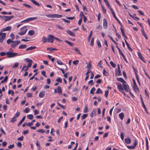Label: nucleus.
Returning a JSON list of instances; mask_svg holds the SVG:
<instances>
[{
    "label": "nucleus",
    "mask_w": 150,
    "mask_h": 150,
    "mask_svg": "<svg viewBox=\"0 0 150 150\" xmlns=\"http://www.w3.org/2000/svg\"><path fill=\"white\" fill-rule=\"evenodd\" d=\"M103 1H104L105 2V4H106V5L108 7V8L110 9H112L110 7V5L109 4V3L108 0H103Z\"/></svg>",
    "instance_id": "nucleus-19"
},
{
    "label": "nucleus",
    "mask_w": 150,
    "mask_h": 150,
    "mask_svg": "<svg viewBox=\"0 0 150 150\" xmlns=\"http://www.w3.org/2000/svg\"><path fill=\"white\" fill-rule=\"evenodd\" d=\"M88 84H91V85H94L93 83V80H90L88 82Z\"/></svg>",
    "instance_id": "nucleus-63"
},
{
    "label": "nucleus",
    "mask_w": 150,
    "mask_h": 150,
    "mask_svg": "<svg viewBox=\"0 0 150 150\" xmlns=\"http://www.w3.org/2000/svg\"><path fill=\"white\" fill-rule=\"evenodd\" d=\"M142 34L145 38L147 40L148 39V38L144 32H143V33H142Z\"/></svg>",
    "instance_id": "nucleus-61"
},
{
    "label": "nucleus",
    "mask_w": 150,
    "mask_h": 150,
    "mask_svg": "<svg viewBox=\"0 0 150 150\" xmlns=\"http://www.w3.org/2000/svg\"><path fill=\"white\" fill-rule=\"evenodd\" d=\"M35 32L33 30H30L28 32V34L29 35L32 36L34 35Z\"/></svg>",
    "instance_id": "nucleus-28"
},
{
    "label": "nucleus",
    "mask_w": 150,
    "mask_h": 150,
    "mask_svg": "<svg viewBox=\"0 0 150 150\" xmlns=\"http://www.w3.org/2000/svg\"><path fill=\"white\" fill-rule=\"evenodd\" d=\"M39 114V112L37 110H35L34 111V115H36L38 114Z\"/></svg>",
    "instance_id": "nucleus-62"
},
{
    "label": "nucleus",
    "mask_w": 150,
    "mask_h": 150,
    "mask_svg": "<svg viewBox=\"0 0 150 150\" xmlns=\"http://www.w3.org/2000/svg\"><path fill=\"white\" fill-rule=\"evenodd\" d=\"M27 46L25 44H23L20 45L19 47V49H23L26 48Z\"/></svg>",
    "instance_id": "nucleus-23"
},
{
    "label": "nucleus",
    "mask_w": 150,
    "mask_h": 150,
    "mask_svg": "<svg viewBox=\"0 0 150 150\" xmlns=\"http://www.w3.org/2000/svg\"><path fill=\"white\" fill-rule=\"evenodd\" d=\"M37 18V17H31L28 18V19L29 21H32L33 20H35Z\"/></svg>",
    "instance_id": "nucleus-39"
},
{
    "label": "nucleus",
    "mask_w": 150,
    "mask_h": 150,
    "mask_svg": "<svg viewBox=\"0 0 150 150\" xmlns=\"http://www.w3.org/2000/svg\"><path fill=\"white\" fill-rule=\"evenodd\" d=\"M28 133V130H26L25 131H24L22 132V134L24 135H25Z\"/></svg>",
    "instance_id": "nucleus-64"
},
{
    "label": "nucleus",
    "mask_w": 150,
    "mask_h": 150,
    "mask_svg": "<svg viewBox=\"0 0 150 150\" xmlns=\"http://www.w3.org/2000/svg\"><path fill=\"white\" fill-rule=\"evenodd\" d=\"M36 47L35 46H31L26 49V51L30 50L35 49Z\"/></svg>",
    "instance_id": "nucleus-24"
},
{
    "label": "nucleus",
    "mask_w": 150,
    "mask_h": 150,
    "mask_svg": "<svg viewBox=\"0 0 150 150\" xmlns=\"http://www.w3.org/2000/svg\"><path fill=\"white\" fill-rule=\"evenodd\" d=\"M57 62L59 65H62L64 64L63 63L59 60H58L57 61Z\"/></svg>",
    "instance_id": "nucleus-49"
},
{
    "label": "nucleus",
    "mask_w": 150,
    "mask_h": 150,
    "mask_svg": "<svg viewBox=\"0 0 150 150\" xmlns=\"http://www.w3.org/2000/svg\"><path fill=\"white\" fill-rule=\"evenodd\" d=\"M88 112V108L87 106H85L83 110L84 113H86Z\"/></svg>",
    "instance_id": "nucleus-57"
},
{
    "label": "nucleus",
    "mask_w": 150,
    "mask_h": 150,
    "mask_svg": "<svg viewBox=\"0 0 150 150\" xmlns=\"http://www.w3.org/2000/svg\"><path fill=\"white\" fill-rule=\"evenodd\" d=\"M47 38L45 37H42V41L45 43L47 41Z\"/></svg>",
    "instance_id": "nucleus-30"
},
{
    "label": "nucleus",
    "mask_w": 150,
    "mask_h": 150,
    "mask_svg": "<svg viewBox=\"0 0 150 150\" xmlns=\"http://www.w3.org/2000/svg\"><path fill=\"white\" fill-rule=\"evenodd\" d=\"M57 92L60 95L62 94V91L61 87L60 86H58L57 88Z\"/></svg>",
    "instance_id": "nucleus-17"
},
{
    "label": "nucleus",
    "mask_w": 150,
    "mask_h": 150,
    "mask_svg": "<svg viewBox=\"0 0 150 150\" xmlns=\"http://www.w3.org/2000/svg\"><path fill=\"white\" fill-rule=\"evenodd\" d=\"M108 90H106L105 91V96L106 98L107 97L108 95Z\"/></svg>",
    "instance_id": "nucleus-54"
},
{
    "label": "nucleus",
    "mask_w": 150,
    "mask_h": 150,
    "mask_svg": "<svg viewBox=\"0 0 150 150\" xmlns=\"http://www.w3.org/2000/svg\"><path fill=\"white\" fill-rule=\"evenodd\" d=\"M120 54L122 55V56L123 58L124 59V60L127 63V61L125 57L123 54L122 53V52L121 50L119 52Z\"/></svg>",
    "instance_id": "nucleus-22"
},
{
    "label": "nucleus",
    "mask_w": 150,
    "mask_h": 150,
    "mask_svg": "<svg viewBox=\"0 0 150 150\" xmlns=\"http://www.w3.org/2000/svg\"><path fill=\"white\" fill-rule=\"evenodd\" d=\"M27 117L30 120H32L33 118V115L30 114L28 115Z\"/></svg>",
    "instance_id": "nucleus-36"
},
{
    "label": "nucleus",
    "mask_w": 150,
    "mask_h": 150,
    "mask_svg": "<svg viewBox=\"0 0 150 150\" xmlns=\"http://www.w3.org/2000/svg\"><path fill=\"white\" fill-rule=\"evenodd\" d=\"M132 68L134 70V71L135 73V75L137 74V69L135 68L134 66H132Z\"/></svg>",
    "instance_id": "nucleus-58"
},
{
    "label": "nucleus",
    "mask_w": 150,
    "mask_h": 150,
    "mask_svg": "<svg viewBox=\"0 0 150 150\" xmlns=\"http://www.w3.org/2000/svg\"><path fill=\"white\" fill-rule=\"evenodd\" d=\"M94 37H92V38L91 41V46H93L94 44Z\"/></svg>",
    "instance_id": "nucleus-47"
},
{
    "label": "nucleus",
    "mask_w": 150,
    "mask_h": 150,
    "mask_svg": "<svg viewBox=\"0 0 150 150\" xmlns=\"http://www.w3.org/2000/svg\"><path fill=\"white\" fill-rule=\"evenodd\" d=\"M54 38L55 37L54 35L51 34L49 35L47 37V42L49 43H53Z\"/></svg>",
    "instance_id": "nucleus-3"
},
{
    "label": "nucleus",
    "mask_w": 150,
    "mask_h": 150,
    "mask_svg": "<svg viewBox=\"0 0 150 150\" xmlns=\"http://www.w3.org/2000/svg\"><path fill=\"white\" fill-rule=\"evenodd\" d=\"M67 33L70 35L72 36L75 37V34L72 31L69 30H67L66 31Z\"/></svg>",
    "instance_id": "nucleus-14"
},
{
    "label": "nucleus",
    "mask_w": 150,
    "mask_h": 150,
    "mask_svg": "<svg viewBox=\"0 0 150 150\" xmlns=\"http://www.w3.org/2000/svg\"><path fill=\"white\" fill-rule=\"evenodd\" d=\"M23 136H22L18 138L17 139L18 141H22L23 140Z\"/></svg>",
    "instance_id": "nucleus-59"
},
{
    "label": "nucleus",
    "mask_w": 150,
    "mask_h": 150,
    "mask_svg": "<svg viewBox=\"0 0 150 150\" xmlns=\"http://www.w3.org/2000/svg\"><path fill=\"white\" fill-rule=\"evenodd\" d=\"M116 80L119 81L123 83H126V82L122 78H116Z\"/></svg>",
    "instance_id": "nucleus-13"
},
{
    "label": "nucleus",
    "mask_w": 150,
    "mask_h": 150,
    "mask_svg": "<svg viewBox=\"0 0 150 150\" xmlns=\"http://www.w3.org/2000/svg\"><path fill=\"white\" fill-rule=\"evenodd\" d=\"M17 120L16 117L14 116L10 121V122H14L16 121Z\"/></svg>",
    "instance_id": "nucleus-46"
},
{
    "label": "nucleus",
    "mask_w": 150,
    "mask_h": 150,
    "mask_svg": "<svg viewBox=\"0 0 150 150\" xmlns=\"http://www.w3.org/2000/svg\"><path fill=\"white\" fill-rule=\"evenodd\" d=\"M138 55L139 57V58L141 60H142V59L143 58L142 57V55L141 53L140 52H137Z\"/></svg>",
    "instance_id": "nucleus-41"
},
{
    "label": "nucleus",
    "mask_w": 150,
    "mask_h": 150,
    "mask_svg": "<svg viewBox=\"0 0 150 150\" xmlns=\"http://www.w3.org/2000/svg\"><path fill=\"white\" fill-rule=\"evenodd\" d=\"M91 65L90 62H89L88 63V64L86 66V67L88 70H90L91 68Z\"/></svg>",
    "instance_id": "nucleus-34"
},
{
    "label": "nucleus",
    "mask_w": 150,
    "mask_h": 150,
    "mask_svg": "<svg viewBox=\"0 0 150 150\" xmlns=\"http://www.w3.org/2000/svg\"><path fill=\"white\" fill-rule=\"evenodd\" d=\"M74 50L79 54L81 55V53L77 47L75 48Z\"/></svg>",
    "instance_id": "nucleus-35"
},
{
    "label": "nucleus",
    "mask_w": 150,
    "mask_h": 150,
    "mask_svg": "<svg viewBox=\"0 0 150 150\" xmlns=\"http://www.w3.org/2000/svg\"><path fill=\"white\" fill-rule=\"evenodd\" d=\"M96 93L97 94H98L99 93L102 94L103 93V91L100 89L99 88L96 91Z\"/></svg>",
    "instance_id": "nucleus-33"
},
{
    "label": "nucleus",
    "mask_w": 150,
    "mask_h": 150,
    "mask_svg": "<svg viewBox=\"0 0 150 150\" xmlns=\"http://www.w3.org/2000/svg\"><path fill=\"white\" fill-rule=\"evenodd\" d=\"M111 12L112 13V14L113 16V17L115 18V19H116L117 17H116L115 13L114 12L113 10H111Z\"/></svg>",
    "instance_id": "nucleus-48"
},
{
    "label": "nucleus",
    "mask_w": 150,
    "mask_h": 150,
    "mask_svg": "<svg viewBox=\"0 0 150 150\" xmlns=\"http://www.w3.org/2000/svg\"><path fill=\"white\" fill-rule=\"evenodd\" d=\"M31 1L34 4L38 6H39L40 4L39 3H38L37 1H36L35 0H31Z\"/></svg>",
    "instance_id": "nucleus-32"
},
{
    "label": "nucleus",
    "mask_w": 150,
    "mask_h": 150,
    "mask_svg": "<svg viewBox=\"0 0 150 150\" xmlns=\"http://www.w3.org/2000/svg\"><path fill=\"white\" fill-rule=\"evenodd\" d=\"M47 50H50L51 51L56 50H57V49H56L52 47H47Z\"/></svg>",
    "instance_id": "nucleus-43"
},
{
    "label": "nucleus",
    "mask_w": 150,
    "mask_h": 150,
    "mask_svg": "<svg viewBox=\"0 0 150 150\" xmlns=\"http://www.w3.org/2000/svg\"><path fill=\"white\" fill-rule=\"evenodd\" d=\"M88 116V114H84L81 117L82 120L85 119Z\"/></svg>",
    "instance_id": "nucleus-40"
},
{
    "label": "nucleus",
    "mask_w": 150,
    "mask_h": 150,
    "mask_svg": "<svg viewBox=\"0 0 150 150\" xmlns=\"http://www.w3.org/2000/svg\"><path fill=\"white\" fill-rule=\"evenodd\" d=\"M115 74L116 76H121V71L120 69L118 70H116L115 71Z\"/></svg>",
    "instance_id": "nucleus-16"
},
{
    "label": "nucleus",
    "mask_w": 150,
    "mask_h": 150,
    "mask_svg": "<svg viewBox=\"0 0 150 150\" xmlns=\"http://www.w3.org/2000/svg\"><path fill=\"white\" fill-rule=\"evenodd\" d=\"M122 27H121L120 28V30L123 35V36L125 37L126 39H127V37L125 35V32L124 29L122 28Z\"/></svg>",
    "instance_id": "nucleus-18"
},
{
    "label": "nucleus",
    "mask_w": 150,
    "mask_h": 150,
    "mask_svg": "<svg viewBox=\"0 0 150 150\" xmlns=\"http://www.w3.org/2000/svg\"><path fill=\"white\" fill-rule=\"evenodd\" d=\"M92 30H91L90 31V34L88 37V42H89L90 41L91 37L92 35Z\"/></svg>",
    "instance_id": "nucleus-31"
},
{
    "label": "nucleus",
    "mask_w": 150,
    "mask_h": 150,
    "mask_svg": "<svg viewBox=\"0 0 150 150\" xmlns=\"http://www.w3.org/2000/svg\"><path fill=\"white\" fill-rule=\"evenodd\" d=\"M137 142L136 140H135L134 141V143L133 145L131 146H127V147L129 149H134L136 147V146L137 145Z\"/></svg>",
    "instance_id": "nucleus-7"
},
{
    "label": "nucleus",
    "mask_w": 150,
    "mask_h": 150,
    "mask_svg": "<svg viewBox=\"0 0 150 150\" xmlns=\"http://www.w3.org/2000/svg\"><path fill=\"white\" fill-rule=\"evenodd\" d=\"M117 88L119 91L120 92H123V88L121 84L118 82L117 83Z\"/></svg>",
    "instance_id": "nucleus-8"
},
{
    "label": "nucleus",
    "mask_w": 150,
    "mask_h": 150,
    "mask_svg": "<svg viewBox=\"0 0 150 150\" xmlns=\"http://www.w3.org/2000/svg\"><path fill=\"white\" fill-rule=\"evenodd\" d=\"M65 42L71 46H73L74 45V44L73 43L69 41L66 40H65Z\"/></svg>",
    "instance_id": "nucleus-29"
},
{
    "label": "nucleus",
    "mask_w": 150,
    "mask_h": 150,
    "mask_svg": "<svg viewBox=\"0 0 150 150\" xmlns=\"http://www.w3.org/2000/svg\"><path fill=\"white\" fill-rule=\"evenodd\" d=\"M110 64L111 65L113 68H115L116 67V65L112 61H110Z\"/></svg>",
    "instance_id": "nucleus-42"
},
{
    "label": "nucleus",
    "mask_w": 150,
    "mask_h": 150,
    "mask_svg": "<svg viewBox=\"0 0 150 150\" xmlns=\"http://www.w3.org/2000/svg\"><path fill=\"white\" fill-rule=\"evenodd\" d=\"M46 16L49 18H60L62 17V16L61 14H46Z\"/></svg>",
    "instance_id": "nucleus-1"
},
{
    "label": "nucleus",
    "mask_w": 150,
    "mask_h": 150,
    "mask_svg": "<svg viewBox=\"0 0 150 150\" xmlns=\"http://www.w3.org/2000/svg\"><path fill=\"white\" fill-rule=\"evenodd\" d=\"M119 116L121 120H122L124 117V114L123 112H121L119 114Z\"/></svg>",
    "instance_id": "nucleus-25"
},
{
    "label": "nucleus",
    "mask_w": 150,
    "mask_h": 150,
    "mask_svg": "<svg viewBox=\"0 0 150 150\" xmlns=\"http://www.w3.org/2000/svg\"><path fill=\"white\" fill-rule=\"evenodd\" d=\"M2 35L0 37V42L2 43L3 42V40L5 39L6 38V34L5 33H3Z\"/></svg>",
    "instance_id": "nucleus-9"
},
{
    "label": "nucleus",
    "mask_w": 150,
    "mask_h": 150,
    "mask_svg": "<svg viewBox=\"0 0 150 150\" xmlns=\"http://www.w3.org/2000/svg\"><path fill=\"white\" fill-rule=\"evenodd\" d=\"M4 17V20L5 21H6L11 20L14 17V16H5V17Z\"/></svg>",
    "instance_id": "nucleus-11"
},
{
    "label": "nucleus",
    "mask_w": 150,
    "mask_h": 150,
    "mask_svg": "<svg viewBox=\"0 0 150 150\" xmlns=\"http://www.w3.org/2000/svg\"><path fill=\"white\" fill-rule=\"evenodd\" d=\"M45 91H42L39 93V97L41 98H43L44 97L45 95Z\"/></svg>",
    "instance_id": "nucleus-15"
},
{
    "label": "nucleus",
    "mask_w": 150,
    "mask_h": 150,
    "mask_svg": "<svg viewBox=\"0 0 150 150\" xmlns=\"http://www.w3.org/2000/svg\"><path fill=\"white\" fill-rule=\"evenodd\" d=\"M37 132L40 133H43L45 132V131L43 129H40L38 130H37Z\"/></svg>",
    "instance_id": "nucleus-45"
},
{
    "label": "nucleus",
    "mask_w": 150,
    "mask_h": 150,
    "mask_svg": "<svg viewBox=\"0 0 150 150\" xmlns=\"http://www.w3.org/2000/svg\"><path fill=\"white\" fill-rule=\"evenodd\" d=\"M125 141L126 144H129L131 143V140L129 137H127L125 139Z\"/></svg>",
    "instance_id": "nucleus-20"
},
{
    "label": "nucleus",
    "mask_w": 150,
    "mask_h": 150,
    "mask_svg": "<svg viewBox=\"0 0 150 150\" xmlns=\"http://www.w3.org/2000/svg\"><path fill=\"white\" fill-rule=\"evenodd\" d=\"M17 54V53L11 52H8L6 53V55L7 56L8 58H11L15 57L16 56Z\"/></svg>",
    "instance_id": "nucleus-2"
},
{
    "label": "nucleus",
    "mask_w": 150,
    "mask_h": 150,
    "mask_svg": "<svg viewBox=\"0 0 150 150\" xmlns=\"http://www.w3.org/2000/svg\"><path fill=\"white\" fill-rule=\"evenodd\" d=\"M56 81L59 82L61 83L62 80V79L60 77H59L56 79Z\"/></svg>",
    "instance_id": "nucleus-55"
},
{
    "label": "nucleus",
    "mask_w": 150,
    "mask_h": 150,
    "mask_svg": "<svg viewBox=\"0 0 150 150\" xmlns=\"http://www.w3.org/2000/svg\"><path fill=\"white\" fill-rule=\"evenodd\" d=\"M133 88L135 91H136V90L138 91L139 89L136 84L135 85H133Z\"/></svg>",
    "instance_id": "nucleus-38"
},
{
    "label": "nucleus",
    "mask_w": 150,
    "mask_h": 150,
    "mask_svg": "<svg viewBox=\"0 0 150 150\" xmlns=\"http://www.w3.org/2000/svg\"><path fill=\"white\" fill-rule=\"evenodd\" d=\"M21 41H13V42H12V43L11 44V46L13 48H14Z\"/></svg>",
    "instance_id": "nucleus-6"
},
{
    "label": "nucleus",
    "mask_w": 150,
    "mask_h": 150,
    "mask_svg": "<svg viewBox=\"0 0 150 150\" xmlns=\"http://www.w3.org/2000/svg\"><path fill=\"white\" fill-rule=\"evenodd\" d=\"M122 86H123V88H124L125 91L126 92H128L129 91H130L129 86L127 84H126V83H123Z\"/></svg>",
    "instance_id": "nucleus-4"
},
{
    "label": "nucleus",
    "mask_w": 150,
    "mask_h": 150,
    "mask_svg": "<svg viewBox=\"0 0 150 150\" xmlns=\"http://www.w3.org/2000/svg\"><path fill=\"white\" fill-rule=\"evenodd\" d=\"M13 42V41L11 40L10 39H8L7 41V43L8 44H9Z\"/></svg>",
    "instance_id": "nucleus-51"
},
{
    "label": "nucleus",
    "mask_w": 150,
    "mask_h": 150,
    "mask_svg": "<svg viewBox=\"0 0 150 150\" xmlns=\"http://www.w3.org/2000/svg\"><path fill=\"white\" fill-rule=\"evenodd\" d=\"M103 27L104 28L106 29L107 27V20L104 18L103 20Z\"/></svg>",
    "instance_id": "nucleus-10"
},
{
    "label": "nucleus",
    "mask_w": 150,
    "mask_h": 150,
    "mask_svg": "<svg viewBox=\"0 0 150 150\" xmlns=\"http://www.w3.org/2000/svg\"><path fill=\"white\" fill-rule=\"evenodd\" d=\"M125 42L126 43V45H127V48H128L129 50H130V51H132V48H131L130 46H129V44H128V43L126 41V40L125 39Z\"/></svg>",
    "instance_id": "nucleus-26"
},
{
    "label": "nucleus",
    "mask_w": 150,
    "mask_h": 150,
    "mask_svg": "<svg viewBox=\"0 0 150 150\" xmlns=\"http://www.w3.org/2000/svg\"><path fill=\"white\" fill-rule=\"evenodd\" d=\"M27 29H25L24 30V32H22V31H21L18 34L21 35H24L26 32L27 31Z\"/></svg>",
    "instance_id": "nucleus-27"
},
{
    "label": "nucleus",
    "mask_w": 150,
    "mask_h": 150,
    "mask_svg": "<svg viewBox=\"0 0 150 150\" xmlns=\"http://www.w3.org/2000/svg\"><path fill=\"white\" fill-rule=\"evenodd\" d=\"M79 60H76L74 61L73 62V64L76 65H77L79 63Z\"/></svg>",
    "instance_id": "nucleus-52"
},
{
    "label": "nucleus",
    "mask_w": 150,
    "mask_h": 150,
    "mask_svg": "<svg viewBox=\"0 0 150 150\" xmlns=\"http://www.w3.org/2000/svg\"><path fill=\"white\" fill-rule=\"evenodd\" d=\"M18 62L15 63L13 67V68H16L18 66Z\"/></svg>",
    "instance_id": "nucleus-56"
},
{
    "label": "nucleus",
    "mask_w": 150,
    "mask_h": 150,
    "mask_svg": "<svg viewBox=\"0 0 150 150\" xmlns=\"http://www.w3.org/2000/svg\"><path fill=\"white\" fill-rule=\"evenodd\" d=\"M30 111V109L29 108H25V110H24V112L25 113H28Z\"/></svg>",
    "instance_id": "nucleus-50"
},
{
    "label": "nucleus",
    "mask_w": 150,
    "mask_h": 150,
    "mask_svg": "<svg viewBox=\"0 0 150 150\" xmlns=\"http://www.w3.org/2000/svg\"><path fill=\"white\" fill-rule=\"evenodd\" d=\"M80 16L81 17V18H82L85 16L84 15L83 13L82 12H81L80 13Z\"/></svg>",
    "instance_id": "nucleus-60"
},
{
    "label": "nucleus",
    "mask_w": 150,
    "mask_h": 150,
    "mask_svg": "<svg viewBox=\"0 0 150 150\" xmlns=\"http://www.w3.org/2000/svg\"><path fill=\"white\" fill-rule=\"evenodd\" d=\"M97 44L98 45V46L99 48H100L101 47V45L100 41L98 40L97 41Z\"/></svg>",
    "instance_id": "nucleus-53"
},
{
    "label": "nucleus",
    "mask_w": 150,
    "mask_h": 150,
    "mask_svg": "<svg viewBox=\"0 0 150 150\" xmlns=\"http://www.w3.org/2000/svg\"><path fill=\"white\" fill-rule=\"evenodd\" d=\"M11 29V27L10 26H8L4 28H3L1 30V32H3L6 31H10Z\"/></svg>",
    "instance_id": "nucleus-12"
},
{
    "label": "nucleus",
    "mask_w": 150,
    "mask_h": 150,
    "mask_svg": "<svg viewBox=\"0 0 150 150\" xmlns=\"http://www.w3.org/2000/svg\"><path fill=\"white\" fill-rule=\"evenodd\" d=\"M25 60L26 62H28L29 63L28 64L27 66L28 68H30V67L32 64V63L33 62L32 60L31 59H30L28 58H25Z\"/></svg>",
    "instance_id": "nucleus-5"
},
{
    "label": "nucleus",
    "mask_w": 150,
    "mask_h": 150,
    "mask_svg": "<svg viewBox=\"0 0 150 150\" xmlns=\"http://www.w3.org/2000/svg\"><path fill=\"white\" fill-rule=\"evenodd\" d=\"M95 90L96 89L94 87H93L90 91V93L91 94H93L94 93V92L95 91Z\"/></svg>",
    "instance_id": "nucleus-37"
},
{
    "label": "nucleus",
    "mask_w": 150,
    "mask_h": 150,
    "mask_svg": "<svg viewBox=\"0 0 150 150\" xmlns=\"http://www.w3.org/2000/svg\"><path fill=\"white\" fill-rule=\"evenodd\" d=\"M23 5L25 7H27L28 8H32L31 7V6L28 4H23Z\"/></svg>",
    "instance_id": "nucleus-44"
},
{
    "label": "nucleus",
    "mask_w": 150,
    "mask_h": 150,
    "mask_svg": "<svg viewBox=\"0 0 150 150\" xmlns=\"http://www.w3.org/2000/svg\"><path fill=\"white\" fill-rule=\"evenodd\" d=\"M25 116H24L22 118L21 120L18 123V126H20L21 125V124L22 123V122L24 121V120H25Z\"/></svg>",
    "instance_id": "nucleus-21"
}]
</instances>
